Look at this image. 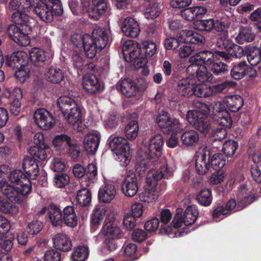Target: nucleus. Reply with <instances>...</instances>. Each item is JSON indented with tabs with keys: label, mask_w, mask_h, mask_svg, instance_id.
<instances>
[{
	"label": "nucleus",
	"mask_w": 261,
	"mask_h": 261,
	"mask_svg": "<svg viewBox=\"0 0 261 261\" xmlns=\"http://www.w3.org/2000/svg\"><path fill=\"white\" fill-rule=\"evenodd\" d=\"M32 7L34 12L43 21L50 22L54 16H61L63 8L60 0H10L9 8L23 11Z\"/></svg>",
	"instance_id": "f257e3e1"
},
{
	"label": "nucleus",
	"mask_w": 261,
	"mask_h": 261,
	"mask_svg": "<svg viewBox=\"0 0 261 261\" xmlns=\"http://www.w3.org/2000/svg\"><path fill=\"white\" fill-rule=\"evenodd\" d=\"M71 42L79 50L83 49L86 57L92 59L98 51L105 48L109 41L107 31L101 28L95 29L92 35L75 33L71 37Z\"/></svg>",
	"instance_id": "f03ea898"
},
{
	"label": "nucleus",
	"mask_w": 261,
	"mask_h": 261,
	"mask_svg": "<svg viewBox=\"0 0 261 261\" xmlns=\"http://www.w3.org/2000/svg\"><path fill=\"white\" fill-rule=\"evenodd\" d=\"M164 144L163 137L157 134L151 137L148 147L145 150L139 153L135 165L136 172L143 176L150 166L157 162L161 155Z\"/></svg>",
	"instance_id": "7ed1b4c3"
},
{
	"label": "nucleus",
	"mask_w": 261,
	"mask_h": 261,
	"mask_svg": "<svg viewBox=\"0 0 261 261\" xmlns=\"http://www.w3.org/2000/svg\"><path fill=\"white\" fill-rule=\"evenodd\" d=\"M199 112L206 116L211 112L213 122L221 128H216L217 131L222 132L224 136L226 135V129L230 128L232 120L229 113L225 109L223 103L219 101H213L209 104L204 103H200V109L194 110Z\"/></svg>",
	"instance_id": "20e7f679"
},
{
	"label": "nucleus",
	"mask_w": 261,
	"mask_h": 261,
	"mask_svg": "<svg viewBox=\"0 0 261 261\" xmlns=\"http://www.w3.org/2000/svg\"><path fill=\"white\" fill-rule=\"evenodd\" d=\"M53 145L60 154H67L71 159H76L80 155L81 149L75 141L66 134L56 135L53 140Z\"/></svg>",
	"instance_id": "39448f33"
},
{
	"label": "nucleus",
	"mask_w": 261,
	"mask_h": 261,
	"mask_svg": "<svg viewBox=\"0 0 261 261\" xmlns=\"http://www.w3.org/2000/svg\"><path fill=\"white\" fill-rule=\"evenodd\" d=\"M112 151L116 154V160L123 166H126L130 161V145L127 139L121 137H114L109 141Z\"/></svg>",
	"instance_id": "423d86ee"
},
{
	"label": "nucleus",
	"mask_w": 261,
	"mask_h": 261,
	"mask_svg": "<svg viewBox=\"0 0 261 261\" xmlns=\"http://www.w3.org/2000/svg\"><path fill=\"white\" fill-rule=\"evenodd\" d=\"M100 233L103 237V244L107 249L111 251L117 248L118 240L123 235L120 228L111 221L104 224Z\"/></svg>",
	"instance_id": "0eeeda50"
},
{
	"label": "nucleus",
	"mask_w": 261,
	"mask_h": 261,
	"mask_svg": "<svg viewBox=\"0 0 261 261\" xmlns=\"http://www.w3.org/2000/svg\"><path fill=\"white\" fill-rule=\"evenodd\" d=\"M218 46L225 51L215 50L217 60L220 58L225 61L229 62L230 57L240 58L244 55V49L242 47L234 43L229 39H220L217 42Z\"/></svg>",
	"instance_id": "6e6552de"
},
{
	"label": "nucleus",
	"mask_w": 261,
	"mask_h": 261,
	"mask_svg": "<svg viewBox=\"0 0 261 261\" xmlns=\"http://www.w3.org/2000/svg\"><path fill=\"white\" fill-rule=\"evenodd\" d=\"M0 191L10 201L21 203L23 196L29 194L32 190L27 186L23 188L12 186L6 179H3L0 180Z\"/></svg>",
	"instance_id": "1a4fd4ad"
},
{
	"label": "nucleus",
	"mask_w": 261,
	"mask_h": 261,
	"mask_svg": "<svg viewBox=\"0 0 261 261\" xmlns=\"http://www.w3.org/2000/svg\"><path fill=\"white\" fill-rule=\"evenodd\" d=\"M133 41L129 40L124 42L122 46V54L125 61L129 62L136 69L144 67L146 65L147 57L137 51L133 45Z\"/></svg>",
	"instance_id": "9d476101"
},
{
	"label": "nucleus",
	"mask_w": 261,
	"mask_h": 261,
	"mask_svg": "<svg viewBox=\"0 0 261 261\" xmlns=\"http://www.w3.org/2000/svg\"><path fill=\"white\" fill-rule=\"evenodd\" d=\"M7 31L9 38L18 45L25 46L30 44L29 35L32 31L31 25H24V27H20L16 24H10Z\"/></svg>",
	"instance_id": "9b49d317"
},
{
	"label": "nucleus",
	"mask_w": 261,
	"mask_h": 261,
	"mask_svg": "<svg viewBox=\"0 0 261 261\" xmlns=\"http://www.w3.org/2000/svg\"><path fill=\"white\" fill-rule=\"evenodd\" d=\"M186 118L188 122L195 129L202 134H208L211 128V124L208 116L199 112L194 110L188 111L186 115Z\"/></svg>",
	"instance_id": "f8f14e48"
},
{
	"label": "nucleus",
	"mask_w": 261,
	"mask_h": 261,
	"mask_svg": "<svg viewBox=\"0 0 261 261\" xmlns=\"http://www.w3.org/2000/svg\"><path fill=\"white\" fill-rule=\"evenodd\" d=\"M156 122L164 134H176L180 128L179 120L171 118L170 114L166 111H162L159 114L156 118Z\"/></svg>",
	"instance_id": "ddd939ff"
},
{
	"label": "nucleus",
	"mask_w": 261,
	"mask_h": 261,
	"mask_svg": "<svg viewBox=\"0 0 261 261\" xmlns=\"http://www.w3.org/2000/svg\"><path fill=\"white\" fill-rule=\"evenodd\" d=\"M116 87L122 94L129 97L135 95L136 92L145 90L146 83L143 79H140L136 83L129 79H121L117 83Z\"/></svg>",
	"instance_id": "4468645a"
},
{
	"label": "nucleus",
	"mask_w": 261,
	"mask_h": 261,
	"mask_svg": "<svg viewBox=\"0 0 261 261\" xmlns=\"http://www.w3.org/2000/svg\"><path fill=\"white\" fill-rule=\"evenodd\" d=\"M172 174V171L165 163L158 169H150L146 177V183L149 187H156L159 180L163 178L168 179Z\"/></svg>",
	"instance_id": "2eb2a0df"
},
{
	"label": "nucleus",
	"mask_w": 261,
	"mask_h": 261,
	"mask_svg": "<svg viewBox=\"0 0 261 261\" xmlns=\"http://www.w3.org/2000/svg\"><path fill=\"white\" fill-rule=\"evenodd\" d=\"M31 63L37 67L48 66L51 61L52 55L48 51L38 47H33L29 51Z\"/></svg>",
	"instance_id": "dca6fc26"
},
{
	"label": "nucleus",
	"mask_w": 261,
	"mask_h": 261,
	"mask_svg": "<svg viewBox=\"0 0 261 261\" xmlns=\"http://www.w3.org/2000/svg\"><path fill=\"white\" fill-rule=\"evenodd\" d=\"M35 123L43 130H48L53 126V116L45 109H39L34 113Z\"/></svg>",
	"instance_id": "f3484780"
},
{
	"label": "nucleus",
	"mask_w": 261,
	"mask_h": 261,
	"mask_svg": "<svg viewBox=\"0 0 261 261\" xmlns=\"http://www.w3.org/2000/svg\"><path fill=\"white\" fill-rule=\"evenodd\" d=\"M210 153V148L207 146L203 147L198 152L195 161V167L199 174H204L210 168L208 158Z\"/></svg>",
	"instance_id": "a211bd4d"
},
{
	"label": "nucleus",
	"mask_w": 261,
	"mask_h": 261,
	"mask_svg": "<svg viewBox=\"0 0 261 261\" xmlns=\"http://www.w3.org/2000/svg\"><path fill=\"white\" fill-rule=\"evenodd\" d=\"M123 33L127 37L136 38L140 32L138 22L131 17L125 18L121 25Z\"/></svg>",
	"instance_id": "6ab92c4d"
},
{
	"label": "nucleus",
	"mask_w": 261,
	"mask_h": 261,
	"mask_svg": "<svg viewBox=\"0 0 261 261\" xmlns=\"http://www.w3.org/2000/svg\"><path fill=\"white\" fill-rule=\"evenodd\" d=\"M9 181L12 184L19 185V187H24L25 186L30 188L32 190V187L31 180L26 173L20 169L13 170L8 176Z\"/></svg>",
	"instance_id": "aec40b11"
},
{
	"label": "nucleus",
	"mask_w": 261,
	"mask_h": 261,
	"mask_svg": "<svg viewBox=\"0 0 261 261\" xmlns=\"http://www.w3.org/2000/svg\"><path fill=\"white\" fill-rule=\"evenodd\" d=\"M121 190L123 193L127 197H133L138 191V185L135 174L127 176L123 180Z\"/></svg>",
	"instance_id": "412c9836"
},
{
	"label": "nucleus",
	"mask_w": 261,
	"mask_h": 261,
	"mask_svg": "<svg viewBox=\"0 0 261 261\" xmlns=\"http://www.w3.org/2000/svg\"><path fill=\"white\" fill-rule=\"evenodd\" d=\"M82 84L84 89L88 94H95L103 90L98 79L94 74L84 77Z\"/></svg>",
	"instance_id": "4be33fe9"
},
{
	"label": "nucleus",
	"mask_w": 261,
	"mask_h": 261,
	"mask_svg": "<svg viewBox=\"0 0 261 261\" xmlns=\"http://www.w3.org/2000/svg\"><path fill=\"white\" fill-rule=\"evenodd\" d=\"M194 81L189 77L182 78L175 84V90L181 96L191 97Z\"/></svg>",
	"instance_id": "5701e85b"
},
{
	"label": "nucleus",
	"mask_w": 261,
	"mask_h": 261,
	"mask_svg": "<svg viewBox=\"0 0 261 261\" xmlns=\"http://www.w3.org/2000/svg\"><path fill=\"white\" fill-rule=\"evenodd\" d=\"M54 246L57 250L67 252L71 249L72 244L70 238L65 233H58L53 238Z\"/></svg>",
	"instance_id": "b1692460"
},
{
	"label": "nucleus",
	"mask_w": 261,
	"mask_h": 261,
	"mask_svg": "<svg viewBox=\"0 0 261 261\" xmlns=\"http://www.w3.org/2000/svg\"><path fill=\"white\" fill-rule=\"evenodd\" d=\"M63 116L68 123L76 127L78 132L82 130L83 128L82 126V114L79 106L75 109H71L70 112L63 115Z\"/></svg>",
	"instance_id": "393cba45"
},
{
	"label": "nucleus",
	"mask_w": 261,
	"mask_h": 261,
	"mask_svg": "<svg viewBox=\"0 0 261 261\" xmlns=\"http://www.w3.org/2000/svg\"><path fill=\"white\" fill-rule=\"evenodd\" d=\"M47 217L52 226H61L63 224L62 211L56 204H48Z\"/></svg>",
	"instance_id": "a878e982"
},
{
	"label": "nucleus",
	"mask_w": 261,
	"mask_h": 261,
	"mask_svg": "<svg viewBox=\"0 0 261 261\" xmlns=\"http://www.w3.org/2000/svg\"><path fill=\"white\" fill-rule=\"evenodd\" d=\"M132 45L136 49L137 51L147 58L152 57L156 51V45L152 41L145 40L140 44L133 41V44Z\"/></svg>",
	"instance_id": "bb28decb"
},
{
	"label": "nucleus",
	"mask_w": 261,
	"mask_h": 261,
	"mask_svg": "<svg viewBox=\"0 0 261 261\" xmlns=\"http://www.w3.org/2000/svg\"><path fill=\"white\" fill-rule=\"evenodd\" d=\"M100 139L99 133H93L86 135L84 139L86 150L89 153H95L99 146Z\"/></svg>",
	"instance_id": "cd10ccee"
},
{
	"label": "nucleus",
	"mask_w": 261,
	"mask_h": 261,
	"mask_svg": "<svg viewBox=\"0 0 261 261\" xmlns=\"http://www.w3.org/2000/svg\"><path fill=\"white\" fill-rule=\"evenodd\" d=\"M225 105L223 103L225 109L228 111L237 112L239 111L244 105L243 98L239 95H232L228 96L224 101Z\"/></svg>",
	"instance_id": "c85d7f7f"
},
{
	"label": "nucleus",
	"mask_w": 261,
	"mask_h": 261,
	"mask_svg": "<svg viewBox=\"0 0 261 261\" xmlns=\"http://www.w3.org/2000/svg\"><path fill=\"white\" fill-rule=\"evenodd\" d=\"M146 7L145 16L147 19H154L160 15L164 6L161 1L150 0Z\"/></svg>",
	"instance_id": "c756f323"
},
{
	"label": "nucleus",
	"mask_w": 261,
	"mask_h": 261,
	"mask_svg": "<svg viewBox=\"0 0 261 261\" xmlns=\"http://www.w3.org/2000/svg\"><path fill=\"white\" fill-rule=\"evenodd\" d=\"M182 37L183 43L193 46L203 45L205 41V38L203 36L193 30H186Z\"/></svg>",
	"instance_id": "7c9ffc66"
},
{
	"label": "nucleus",
	"mask_w": 261,
	"mask_h": 261,
	"mask_svg": "<svg viewBox=\"0 0 261 261\" xmlns=\"http://www.w3.org/2000/svg\"><path fill=\"white\" fill-rule=\"evenodd\" d=\"M116 189L114 185L108 184L98 191V199L100 202L107 203L110 202L116 195Z\"/></svg>",
	"instance_id": "2f4dec72"
},
{
	"label": "nucleus",
	"mask_w": 261,
	"mask_h": 261,
	"mask_svg": "<svg viewBox=\"0 0 261 261\" xmlns=\"http://www.w3.org/2000/svg\"><path fill=\"white\" fill-rule=\"evenodd\" d=\"M22 57V53L20 51H14L11 54L7 55L5 56V65L15 70L23 63H25Z\"/></svg>",
	"instance_id": "473e14b6"
},
{
	"label": "nucleus",
	"mask_w": 261,
	"mask_h": 261,
	"mask_svg": "<svg viewBox=\"0 0 261 261\" xmlns=\"http://www.w3.org/2000/svg\"><path fill=\"white\" fill-rule=\"evenodd\" d=\"M62 220L66 225L73 227L77 225V217L72 206H66L62 212Z\"/></svg>",
	"instance_id": "72a5a7b5"
},
{
	"label": "nucleus",
	"mask_w": 261,
	"mask_h": 261,
	"mask_svg": "<svg viewBox=\"0 0 261 261\" xmlns=\"http://www.w3.org/2000/svg\"><path fill=\"white\" fill-rule=\"evenodd\" d=\"M48 82L53 84H58L64 79V73L59 68L50 66L45 73Z\"/></svg>",
	"instance_id": "f704fd0d"
},
{
	"label": "nucleus",
	"mask_w": 261,
	"mask_h": 261,
	"mask_svg": "<svg viewBox=\"0 0 261 261\" xmlns=\"http://www.w3.org/2000/svg\"><path fill=\"white\" fill-rule=\"evenodd\" d=\"M244 55H246L248 61L252 65H256L261 62L260 50L256 46H247L244 50Z\"/></svg>",
	"instance_id": "c9c22d12"
},
{
	"label": "nucleus",
	"mask_w": 261,
	"mask_h": 261,
	"mask_svg": "<svg viewBox=\"0 0 261 261\" xmlns=\"http://www.w3.org/2000/svg\"><path fill=\"white\" fill-rule=\"evenodd\" d=\"M199 139L198 133L194 130L185 132L180 136L182 144L187 147L196 146Z\"/></svg>",
	"instance_id": "e433bc0d"
},
{
	"label": "nucleus",
	"mask_w": 261,
	"mask_h": 261,
	"mask_svg": "<svg viewBox=\"0 0 261 261\" xmlns=\"http://www.w3.org/2000/svg\"><path fill=\"white\" fill-rule=\"evenodd\" d=\"M199 215V212L195 205L187 207L184 213L183 223L186 226H190L195 223Z\"/></svg>",
	"instance_id": "4c0bfd02"
},
{
	"label": "nucleus",
	"mask_w": 261,
	"mask_h": 261,
	"mask_svg": "<svg viewBox=\"0 0 261 261\" xmlns=\"http://www.w3.org/2000/svg\"><path fill=\"white\" fill-rule=\"evenodd\" d=\"M197 61L201 62L203 64V66H209L215 62L217 58L215 54V51L213 52L210 50H202L198 52L196 54Z\"/></svg>",
	"instance_id": "58836bf2"
},
{
	"label": "nucleus",
	"mask_w": 261,
	"mask_h": 261,
	"mask_svg": "<svg viewBox=\"0 0 261 261\" xmlns=\"http://www.w3.org/2000/svg\"><path fill=\"white\" fill-rule=\"evenodd\" d=\"M106 213L105 207L103 205H97L95 208L91 219V227L96 229L100 225Z\"/></svg>",
	"instance_id": "ea45409f"
},
{
	"label": "nucleus",
	"mask_w": 261,
	"mask_h": 261,
	"mask_svg": "<svg viewBox=\"0 0 261 261\" xmlns=\"http://www.w3.org/2000/svg\"><path fill=\"white\" fill-rule=\"evenodd\" d=\"M255 36V35L251 28L242 27L240 28L236 40L238 43L243 44L245 42H252L254 39Z\"/></svg>",
	"instance_id": "a19ab883"
},
{
	"label": "nucleus",
	"mask_w": 261,
	"mask_h": 261,
	"mask_svg": "<svg viewBox=\"0 0 261 261\" xmlns=\"http://www.w3.org/2000/svg\"><path fill=\"white\" fill-rule=\"evenodd\" d=\"M25 10L13 12L11 15V20L13 22L12 24H16L20 27H24V25H31L29 16L25 13Z\"/></svg>",
	"instance_id": "79ce46f5"
},
{
	"label": "nucleus",
	"mask_w": 261,
	"mask_h": 261,
	"mask_svg": "<svg viewBox=\"0 0 261 261\" xmlns=\"http://www.w3.org/2000/svg\"><path fill=\"white\" fill-rule=\"evenodd\" d=\"M48 145L42 147L31 146L28 150L29 155L39 162L45 160L47 158L46 149H48Z\"/></svg>",
	"instance_id": "37998d69"
},
{
	"label": "nucleus",
	"mask_w": 261,
	"mask_h": 261,
	"mask_svg": "<svg viewBox=\"0 0 261 261\" xmlns=\"http://www.w3.org/2000/svg\"><path fill=\"white\" fill-rule=\"evenodd\" d=\"M246 62L241 61L233 65L230 71L232 79L239 80L245 76Z\"/></svg>",
	"instance_id": "c03bdc74"
},
{
	"label": "nucleus",
	"mask_w": 261,
	"mask_h": 261,
	"mask_svg": "<svg viewBox=\"0 0 261 261\" xmlns=\"http://www.w3.org/2000/svg\"><path fill=\"white\" fill-rule=\"evenodd\" d=\"M210 157L208 158V160L210 161V167H212L214 170H219L225 166L226 161L225 156L223 154L216 153L212 155V152L210 150Z\"/></svg>",
	"instance_id": "a18cd8bd"
},
{
	"label": "nucleus",
	"mask_w": 261,
	"mask_h": 261,
	"mask_svg": "<svg viewBox=\"0 0 261 261\" xmlns=\"http://www.w3.org/2000/svg\"><path fill=\"white\" fill-rule=\"evenodd\" d=\"M18 207L14 202L10 201L7 198L6 199L0 196V211L1 212L14 215L18 213Z\"/></svg>",
	"instance_id": "49530a36"
},
{
	"label": "nucleus",
	"mask_w": 261,
	"mask_h": 261,
	"mask_svg": "<svg viewBox=\"0 0 261 261\" xmlns=\"http://www.w3.org/2000/svg\"><path fill=\"white\" fill-rule=\"evenodd\" d=\"M88 247L85 246H78L75 247L71 254L72 261H85L89 256Z\"/></svg>",
	"instance_id": "de8ad7c7"
},
{
	"label": "nucleus",
	"mask_w": 261,
	"mask_h": 261,
	"mask_svg": "<svg viewBox=\"0 0 261 261\" xmlns=\"http://www.w3.org/2000/svg\"><path fill=\"white\" fill-rule=\"evenodd\" d=\"M259 196L254 193H249L248 195L237 198L238 201V210H242L254 201H257Z\"/></svg>",
	"instance_id": "09e8293b"
},
{
	"label": "nucleus",
	"mask_w": 261,
	"mask_h": 261,
	"mask_svg": "<svg viewBox=\"0 0 261 261\" xmlns=\"http://www.w3.org/2000/svg\"><path fill=\"white\" fill-rule=\"evenodd\" d=\"M81 12L94 20H98V15L96 13L93 5L91 4V0H81Z\"/></svg>",
	"instance_id": "8fccbe9b"
},
{
	"label": "nucleus",
	"mask_w": 261,
	"mask_h": 261,
	"mask_svg": "<svg viewBox=\"0 0 261 261\" xmlns=\"http://www.w3.org/2000/svg\"><path fill=\"white\" fill-rule=\"evenodd\" d=\"M196 200L201 205L204 206L210 205L213 200L211 190L210 189L201 190L197 195Z\"/></svg>",
	"instance_id": "3c124183"
},
{
	"label": "nucleus",
	"mask_w": 261,
	"mask_h": 261,
	"mask_svg": "<svg viewBox=\"0 0 261 261\" xmlns=\"http://www.w3.org/2000/svg\"><path fill=\"white\" fill-rule=\"evenodd\" d=\"M212 94L210 88L205 84H198L193 83L192 96L194 95L197 97H207Z\"/></svg>",
	"instance_id": "603ef678"
},
{
	"label": "nucleus",
	"mask_w": 261,
	"mask_h": 261,
	"mask_svg": "<svg viewBox=\"0 0 261 261\" xmlns=\"http://www.w3.org/2000/svg\"><path fill=\"white\" fill-rule=\"evenodd\" d=\"M139 125L137 120H130L126 125L124 132L127 139L134 140L138 135Z\"/></svg>",
	"instance_id": "864d4df0"
},
{
	"label": "nucleus",
	"mask_w": 261,
	"mask_h": 261,
	"mask_svg": "<svg viewBox=\"0 0 261 261\" xmlns=\"http://www.w3.org/2000/svg\"><path fill=\"white\" fill-rule=\"evenodd\" d=\"M76 201L81 206H88L91 201V193L90 190L86 188L79 190L76 195Z\"/></svg>",
	"instance_id": "5fc2aeb1"
},
{
	"label": "nucleus",
	"mask_w": 261,
	"mask_h": 261,
	"mask_svg": "<svg viewBox=\"0 0 261 261\" xmlns=\"http://www.w3.org/2000/svg\"><path fill=\"white\" fill-rule=\"evenodd\" d=\"M182 35L176 37H167L164 41V46L166 50H176L182 42Z\"/></svg>",
	"instance_id": "6e6d98bb"
},
{
	"label": "nucleus",
	"mask_w": 261,
	"mask_h": 261,
	"mask_svg": "<svg viewBox=\"0 0 261 261\" xmlns=\"http://www.w3.org/2000/svg\"><path fill=\"white\" fill-rule=\"evenodd\" d=\"M207 67L216 75H222L229 71L228 66L217 59L215 60V62H214L212 65L207 66Z\"/></svg>",
	"instance_id": "4d7b16f0"
},
{
	"label": "nucleus",
	"mask_w": 261,
	"mask_h": 261,
	"mask_svg": "<svg viewBox=\"0 0 261 261\" xmlns=\"http://www.w3.org/2000/svg\"><path fill=\"white\" fill-rule=\"evenodd\" d=\"M25 63L20 66L18 68H16L14 70V76L17 82L20 84H23L29 78V68L28 66L25 65Z\"/></svg>",
	"instance_id": "13d9d810"
},
{
	"label": "nucleus",
	"mask_w": 261,
	"mask_h": 261,
	"mask_svg": "<svg viewBox=\"0 0 261 261\" xmlns=\"http://www.w3.org/2000/svg\"><path fill=\"white\" fill-rule=\"evenodd\" d=\"M238 147L239 144L237 141L229 139L224 142L222 150L226 156L232 157Z\"/></svg>",
	"instance_id": "bf43d9fd"
},
{
	"label": "nucleus",
	"mask_w": 261,
	"mask_h": 261,
	"mask_svg": "<svg viewBox=\"0 0 261 261\" xmlns=\"http://www.w3.org/2000/svg\"><path fill=\"white\" fill-rule=\"evenodd\" d=\"M214 27H215L214 18L199 20L195 23L196 29L201 31L211 32L214 30Z\"/></svg>",
	"instance_id": "052dcab7"
},
{
	"label": "nucleus",
	"mask_w": 261,
	"mask_h": 261,
	"mask_svg": "<svg viewBox=\"0 0 261 261\" xmlns=\"http://www.w3.org/2000/svg\"><path fill=\"white\" fill-rule=\"evenodd\" d=\"M91 3L98 19L107 12L109 6V0H91Z\"/></svg>",
	"instance_id": "680f3d73"
},
{
	"label": "nucleus",
	"mask_w": 261,
	"mask_h": 261,
	"mask_svg": "<svg viewBox=\"0 0 261 261\" xmlns=\"http://www.w3.org/2000/svg\"><path fill=\"white\" fill-rule=\"evenodd\" d=\"M43 227L42 222L37 220H33L28 223L26 227V231L28 234L32 236L37 234L42 230Z\"/></svg>",
	"instance_id": "e2e57ef3"
},
{
	"label": "nucleus",
	"mask_w": 261,
	"mask_h": 261,
	"mask_svg": "<svg viewBox=\"0 0 261 261\" xmlns=\"http://www.w3.org/2000/svg\"><path fill=\"white\" fill-rule=\"evenodd\" d=\"M149 189H145L140 195V200L145 202L150 203L155 201L157 199L155 187H149Z\"/></svg>",
	"instance_id": "0e129e2a"
},
{
	"label": "nucleus",
	"mask_w": 261,
	"mask_h": 261,
	"mask_svg": "<svg viewBox=\"0 0 261 261\" xmlns=\"http://www.w3.org/2000/svg\"><path fill=\"white\" fill-rule=\"evenodd\" d=\"M54 181L56 187L63 188L69 183L70 177L66 173H57L54 178Z\"/></svg>",
	"instance_id": "69168bd1"
},
{
	"label": "nucleus",
	"mask_w": 261,
	"mask_h": 261,
	"mask_svg": "<svg viewBox=\"0 0 261 261\" xmlns=\"http://www.w3.org/2000/svg\"><path fill=\"white\" fill-rule=\"evenodd\" d=\"M206 67L201 65V67L196 76L197 79L200 82H211L213 80V74L208 71Z\"/></svg>",
	"instance_id": "338daca9"
},
{
	"label": "nucleus",
	"mask_w": 261,
	"mask_h": 261,
	"mask_svg": "<svg viewBox=\"0 0 261 261\" xmlns=\"http://www.w3.org/2000/svg\"><path fill=\"white\" fill-rule=\"evenodd\" d=\"M72 59L73 66L74 68L77 69L78 74L82 73L85 71L88 64L85 63L82 57L78 55H74L72 56Z\"/></svg>",
	"instance_id": "774afa93"
}]
</instances>
